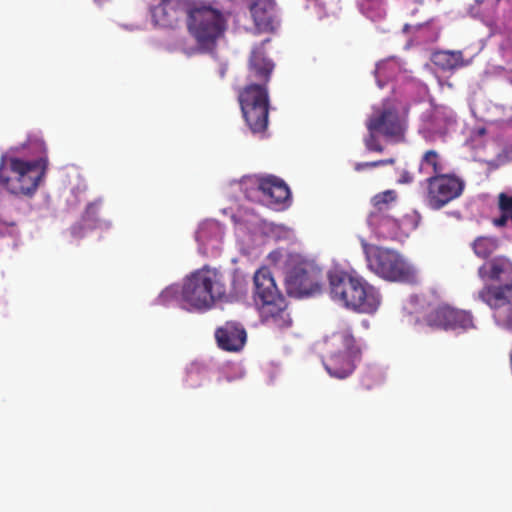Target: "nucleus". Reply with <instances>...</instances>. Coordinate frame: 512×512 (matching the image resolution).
I'll return each mask as SVG.
<instances>
[{
  "label": "nucleus",
  "mask_w": 512,
  "mask_h": 512,
  "mask_svg": "<svg viewBox=\"0 0 512 512\" xmlns=\"http://www.w3.org/2000/svg\"><path fill=\"white\" fill-rule=\"evenodd\" d=\"M394 163H395L394 158L382 159V160H377V161H372V162H361V163H356L355 170L362 171L366 168H375V167H379V166L393 165Z\"/></svg>",
  "instance_id": "obj_27"
},
{
  "label": "nucleus",
  "mask_w": 512,
  "mask_h": 512,
  "mask_svg": "<svg viewBox=\"0 0 512 512\" xmlns=\"http://www.w3.org/2000/svg\"><path fill=\"white\" fill-rule=\"evenodd\" d=\"M38 145H39V147L41 148V150H43V151L45 152V144H44V142H43L42 140H40V141L38 142Z\"/></svg>",
  "instance_id": "obj_32"
},
{
  "label": "nucleus",
  "mask_w": 512,
  "mask_h": 512,
  "mask_svg": "<svg viewBox=\"0 0 512 512\" xmlns=\"http://www.w3.org/2000/svg\"><path fill=\"white\" fill-rule=\"evenodd\" d=\"M471 246L479 258L486 259L497 250L499 243L496 237L479 236L473 241Z\"/></svg>",
  "instance_id": "obj_23"
},
{
  "label": "nucleus",
  "mask_w": 512,
  "mask_h": 512,
  "mask_svg": "<svg viewBox=\"0 0 512 512\" xmlns=\"http://www.w3.org/2000/svg\"><path fill=\"white\" fill-rule=\"evenodd\" d=\"M367 129L377 130L386 138L394 141L404 139V125L398 113L393 109H384L380 114L372 116L367 122Z\"/></svg>",
  "instance_id": "obj_15"
},
{
  "label": "nucleus",
  "mask_w": 512,
  "mask_h": 512,
  "mask_svg": "<svg viewBox=\"0 0 512 512\" xmlns=\"http://www.w3.org/2000/svg\"><path fill=\"white\" fill-rule=\"evenodd\" d=\"M419 171L428 175V177L446 174L441 154L434 149L425 151L419 162Z\"/></svg>",
  "instance_id": "obj_22"
},
{
  "label": "nucleus",
  "mask_w": 512,
  "mask_h": 512,
  "mask_svg": "<svg viewBox=\"0 0 512 512\" xmlns=\"http://www.w3.org/2000/svg\"><path fill=\"white\" fill-rule=\"evenodd\" d=\"M425 182V202L432 210L444 208L458 199L465 189V181L455 173L430 176Z\"/></svg>",
  "instance_id": "obj_8"
},
{
  "label": "nucleus",
  "mask_w": 512,
  "mask_h": 512,
  "mask_svg": "<svg viewBox=\"0 0 512 512\" xmlns=\"http://www.w3.org/2000/svg\"><path fill=\"white\" fill-rule=\"evenodd\" d=\"M241 186L246 197L252 201L258 199L257 193H261L269 204L281 205L290 199L287 184L273 175L245 177Z\"/></svg>",
  "instance_id": "obj_9"
},
{
  "label": "nucleus",
  "mask_w": 512,
  "mask_h": 512,
  "mask_svg": "<svg viewBox=\"0 0 512 512\" xmlns=\"http://www.w3.org/2000/svg\"><path fill=\"white\" fill-rule=\"evenodd\" d=\"M327 351L322 363L331 377L345 379L356 368L360 350L350 329L334 332L327 340Z\"/></svg>",
  "instance_id": "obj_5"
},
{
  "label": "nucleus",
  "mask_w": 512,
  "mask_h": 512,
  "mask_svg": "<svg viewBox=\"0 0 512 512\" xmlns=\"http://www.w3.org/2000/svg\"><path fill=\"white\" fill-rule=\"evenodd\" d=\"M268 42L269 38L255 45L248 60V80L266 87L275 67L274 62L266 56L265 44Z\"/></svg>",
  "instance_id": "obj_13"
},
{
  "label": "nucleus",
  "mask_w": 512,
  "mask_h": 512,
  "mask_svg": "<svg viewBox=\"0 0 512 512\" xmlns=\"http://www.w3.org/2000/svg\"><path fill=\"white\" fill-rule=\"evenodd\" d=\"M367 390L371 388V385L370 384H367L364 386Z\"/></svg>",
  "instance_id": "obj_34"
},
{
  "label": "nucleus",
  "mask_w": 512,
  "mask_h": 512,
  "mask_svg": "<svg viewBox=\"0 0 512 512\" xmlns=\"http://www.w3.org/2000/svg\"><path fill=\"white\" fill-rule=\"evenodd\" d=\"M248 9L260 32L274 33L279 27L274 0H249Z\"/></svg>",
  "instance_id": "obj_16"
},
{
  "label": "nucleus",
  "mask_w": 512,
  "mask_h": 512,
  "mask_svg": "<svg viewBox=\"0 0 512 512\" xmlns=\"http://www.w3.org/2000/svg\"><path fill=\"white\" fill-rule=\"evenodd\" d=\"M408 28H409V25H407V24H406V25L404 26V30H407Z\"/></svg>",
  "instance_id": "obj_36"
},
{
  "label": "nucleus",
  "mask_w": 512,
  "mask_h": 512,
  "mask_svg": "<svg viewBox=\"0 0 512 512\" xmlns=\"http://www.w3.org/2000/svg\"><path fill=\"white\" fill-rule=\"evenodd\" d=\"M328 281L330 297L345 308L364 314H373L379 308V291L355 270L333 268Z\"/></svg>",
  "instance_id": "obj_1"
},
{
  "label": "nucleus",
  "mask_w": 512,
  "mask_h": 512,
  "mask_svg": "<svg viewBox=\"0 0 512 512\" xmlns=\"http://www.w3.org/2000/svg\"><path fill=\"white\" fill-rule=\"evenodd\" d=\"M431 61L442 71H453L466 65L461 51H436L432 54Z\"/></svg>",
  "instance_id": "obj_21"
},
{
  "label": "nucleus",
  "mask_w": 512,
  "mask_h": 512,
  "mask_svg": "<svg viewBox=\"0 0 512 512\" xmlns=\"http://www.w3.org/2000/svg\"><path fill=\"white\" fill-rule=\"evenodd\" d=\"M87 229H88L87 224L82 222V219H81L79 222L72 225L71 234L73 237L81 238L84 236L85 230H87Z\"/></svg>",
  "instance_id": "obj_28"
},
{
  "label": "nucleus",
  "mask_w": 512,
  "mask_h": 512,
  "mask_svg": "<svg viewBox=\"0 0 512 512\" xmlns=\"http://www.w3.org/2000/svg\"><path fill=\"white\" fill-rule=\"evenodd\" d=\"M367 266L371 272L391 282L414 283L416 271L395 250L383 247H365Z\"/></svg>",
  "instance_id": "obj_6"
},
{
  "label": "nucleus",
  "mask_w": 512,
  "mask_h": 512,
  "mask_svg": "<svg viewBox=\"0 0 512 512\" xmlns=\"http://www.w3.org/2000/svg\"><path fill=\"white\" fill-rule=\"evenodd\" d=\"M254 301L257 306L271 300L281 293L276 287L270 270L266 267L258 269L254 274Z\"/></svg>",
  "instance_id": "obj_18"
},
{
  "label": "nucleus",
  "mask_w": 512,
  "mask_h": 512,
  "mask_svg": "<svg viewBox=\"0 0 512 512\" xmlns=\"http://www.w3.org/2000/svg\"><path fill=\"white\" fill-rule=\"evenodd\" d=\"M414 3H418V4H422V1L420 0H415Z\"/></svg>",
  "instance_id": "obj_35"
},
{
  "label": "nucleus",
  "mask_w": 512,
  "mask_h": 512,
  "mask_svg": "<svg viewBox=\"0 0 512 512\" xmlns=\"http://www.w3.org/2000/svg\"><path fill=\"white\" fill-rule=\"evenodd\" d=\"M390 66H393V68H395L396 65L393 62H385V63L378 64L377 68H376L377 77L378 78H380L382 76L386 77L385 70H386V68H388Z\"/></svg>",
  "instance_id": "obj_30"
},
{
  "label": "nucleus",
  "mask_w": 512,
  "mask_h": 512,
  "mask_svg": "<svg viewBox=\"0 0 512 512\" xmlns=\"http://www.w3.org/2000/svg\"><path fill=\"white\" fill-rule=\"evenodd\" d=\"M397 198V194L394 190H386L384 192L376 194L372 198L374 210L372 212H378L380 215L385 214L389 204L393 203Z\"/></svg>",
  "instance_id": "obj_24"
},
{
  "label": "nucleus",
  "mask_w": 512,
  "mask_h": 512,
  "mask_svg": "<svg viewBox=\"0 0 512 512\" xmlns=\"http://www.w3.org/2000/svg\"><path fill=\"white\" fill-rule=\"evenodd\" d=\"M413 181V175L404 170L402 173H401V176H400V179H399V182L402 183V184H409Z\"/></svg>",
  "instance_id": "obj_31"
},
{
  "label": "nucleus",
  "mask_w": 512,
  "mask_h": 512,
  "mask_svg": "<svg viewBox=\"0 0 512 512\" xmlns=\"http://www.w3.org/2000/svg\"><path fill=\"white\" fill-rule=\"evenodd\" d=\"M258 310L261 321L268 326L284 329L292 324L288 304L282 294L261 303Z\"/></svg>",
  "instance_id": "obj_14"
},
{
  "label": "nucleus",
  "mask_w": 512,
  "mask_h": 512,
  "mask_svg": "<svg viewBox=\"0 0 512 512\" xmlns=\"http://www.w3.org/2000/svg\"><path fill=\"white\" fill-rule=\"evenodd\" d=\"M47 168V158L33 161L5 156L0 161V184L15 195L31 196L37 190Z\"/></svg>",
  "instance_id": "obj_3"
},
{
  "label": "nucleus",
  "mask_w": 512,
  "mask_h": 512,
  "mask_svg": "<svg viewBox=\"0 0 512 512\" xmlns=\"http://www.w3.org/2000/svg\"><path fill=\"white\" fill-rule=\"evenodd\" d=\"M368 135L364 138V145L368 151L381 153L384 151V147L379 142L375 135L377 130H368Z\"/></svg>",
  "instance_id": "obj_26"
},
{
  "label": "nucleus",
  "mask_w": 512,
  "mask_h": 512,
  "mask_svg": "<svg viewBox=\"0 0 512 512\" xmlns=\"http://www.w3.org/2000/svg\"><path fill=\"white\" fill-rule=\"evenodd\" d=\"M215 338L219 348L229 352L240 351L247 339L243 325L235 321H227L215 331Z\"/></svg>",
  "instance_id": "obj_17"
},
{
  "label": "nucleus",
  "mask_w": 512,
  "mask_h": 512,
  "mask_svg": "<svg viewBox=\"0 0 512 512\" xmlns=\"http://www.w3.org/2000/svg\"><path fill=\"white\" fill-rule=\"evenodd\" d=\"M424 322L431 328L445 331L466 332L475 328L471 312L448 305L431 308L424 316Z\"/></svg>",
  "instance_id": "obj_11"
},
{
  "label": "nucleus",
  "mask_w": 512,
  "mask_h": 512,
  "mask_svg": "<svg viewBox=\"0 0 512 512\" xmlns=\"http://www.w3.org/2000/svg\"><path fill=\"white\" fill-rule=\"evenodd\" d=\"M416 10H417V8H416V7H415V8H413V9H411V14H414V13L416 12Z\"/></svg>",
  "instance_id": "obj_33"
},
{
  "label": "nucleus",
  "mask_w": 512,
  "mask_h": 512,
  "mask_svg": "<svg viewBox=\"0 0 512 512\" xmlns=\"http://www.w3.org/2000/svg\"><path fill=\"white\" fill-rule=\"evenodd\" d=\"M150 8L155 26L175 29L188 17L191 0H153Z\"/></svg>",
  "instance_id": "obj_12"
},
{
  "label": "nucleus",
  "mask_w": 512,
  "mask_h": 512,
  "mask_svg": "<svg viewBox=\"0 0 512 512\" xmlns=\"http://www.w3.org/2000/svg\"><path fill=\"white\" fill-rule=\"evenodd\" d=\"M227 16L211 5H194L191 2L186 25L198 46L206 51L215 48L217 40L227 29Z\"/></svg>",
  "instance_id": "obj_4"
},
{
  "label": "nucleus",
  "mask_w": 512,
  "mask_h": 512,
  "mask_svg": "<svg viewBox=\"0 0 512 512\" xmlns=\"http://www.w3.org/2000/svg\"><path fill=\"white\" fill-rule=\"evenodd\" d=\"M321 269L309 261H300L291 267L285 278L289 295L302 297L321 290Z\"/></svg>",
  "instance_id": "obj_10"
},
{
  "label": "nucleus",
  "mask_w": 512,
  "mask_h": 512,
  "mask_svg": "<svg viewBox=\"0 0 512 512\" xmlns=\"http://www.w3.org/2000/svg\"><path fill=\"white\" fill-rule=\"evenodd\" d=\"M368 223L376 233L384 239H397L402 235V228L399 220L386 214L370 212Z\"/></svg>",
  "instance_id": "obj_20"
},
{
  "label": "nucleus",
  "mask_w": 512,
  "mask_h": 512,
  "mask_svg": "<svg viewBox=\"0 0 512 512\" xmlns=\"http://www.w3.org/2000/svg\"><path fill=\"white\" fill-rule=\"evenodd\" d=\"M243 118L253 133H262L269 122V92L263 84L249 82L238 91Z\"/></svg>",
  "instance_id": "obj_7"
},
{
  "label": "nucleus",
  "mask_w": 512,
  "mask_h": 512,
  "mask_svg": "<svg viewBox=\"0 0 512 512\" xmlns=\"http://www.w3.org/2000/svg\"><path fill=\"white\" fill-rule=\"evenodd\" d=\"M478 275L482 279L496 282L512 280V263L504 257H496L484 263L478 269Z\"/></svg>",
  "instance_id": "obj_19"
},
{
  "label": "nucleus",
  "mask_w": 512,
  "mask_h": 512,
  "mask_svg": "<svg viewBox=\"0 0 512 512\" xmlns=\"http://www.w3.org/2000/svg\"><path fill=\"white\" fill-rule=\"evenodd\" d=\"M99 209L95 203H91L86 207L85 212L82 215V222L87 224V228L93 229L95 228L99 218Z\"/></svg>",
  "instance_id": "obj_25"
},
{
  "label": "nucleus",
  "mask_w": 512,
  "mask_h": 512,
  "mask_svg": "<svg viewBox=\"0 0 512 512\" xmlns=\"http://www.w3.org/2000/svg\"><path fill=\"white\" fill-rule=\"evenodd\" d=\"M511 220V217L509 214L501 212V216L498 218H494L492 220V223L496 227H504L507 225L508 221Z\"/></svg>",
  "instance_id": "obj_29"
},
{
  "label": "nucleus",
  "mask_w": 512,
  "mask_h": 512,
  "mask_svg": "<svg viewBox=\"0 0 512 512\" xmlns=\"http://www.w3.org/2000/svg\"><path fill=\"white\" fill-rule=\"evenodd\" d=\"M236 282L233 277V287L228 289L225 276L217 269L205 266L185 279L181 291L182 303L189 310H208L217 300H227L236 296L239 293L235 287Z\"/></svg>",
  "instance_id": "obj_2"
}]
</instances>
